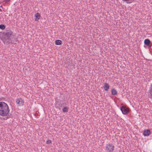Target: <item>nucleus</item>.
Listing matches in <instances>:
<instances>
[{"label":"nucleus","mask_w":152,"mask_h":152,"mask_svg":"<svg viewBox=\"0 0 152 152\" xmlns=\"http://www.w3.org/2000/svg\"><path fill=\"white\" fill-rule=\"evenodd\" d=\"M10 110L7 104L3 102H0V115L2 116H7Z\"/></svg>","instance_id":"nucleus-1"},{"label":"nucleus","mask_w":152,"mask_h":152,"mask_svg":"<svg viewBox=\"0 0 152 152\" xmlns=\"http://www.w3.org/2000/svg\"><path fill=\"white\" fill-rule=\"evenodd\" d=\"M12 34L13 32L11 31L6 33H4L1 39L3 42L5 44L6 43L7 45L10 44H12L13 42L10 41V37Z\"/></svg>","instance_id":"nucleus-2"},{"label":"nucleus","mask_w":152,"mask_h":152,"mask_svg":"<svg viewBox=\"0 0 152 152\" xmlns=\"http://www.w3.org/2000/svg\"><path fill=\"white\" fill-rule=\"evenodd\" d=\"M106 149L107 152H113L114 150V146L112 143L107 144Z\"/></svg>","instance_id":"nucleus-3"},{"label":"nucleus","mask_w":152,"mask_h":152,"mask_svg":"<svg viewBox=\"0 0 152 152\" xmlns=\"http://www.w3.org/2000/svg\"><path fill=\"white\" fill-rule=\"evenodd\" d=\"M15 102L18 106H21L23 105L24 101L21 98H18L16 100Z\"/></svg>","instance_id":"nucleus-4"},{"label":"nucleus","mask_w":152,"mask_h":152,"mask_svg":"<svg viewBox=\"0 0 152 152\" xmlns=\"http://www.w3.org/2000/svg\"><path fill=\"white\" fill-rule=\"evenodd\" d=\"M120 109L122 113L124 115L128 114L129 112L128 109L123 106L121 107Z\"/></svg>","instance_id":"nucleus-5"},{"label":"nucleus","mask_w":152,"mask_h":152,"mask_svg":"<svg viewBox=\"0 0 152 152\" xmlns=\"http://www.w3.org/2000/svg\"><path fill=\"white\" fill-rule=\"evenodd\" d=\"M110 87V86L108 84L105 83L104 84L103 88L104 90L107 91H108Z\"/></svg>","instance_id":"nucleus-6"},{"label":"nucleus","mask_w":152,"mask_h":152,"mask_svg":"<svg viewBox=\"0 0 152 152\" xmlns=\"http://www.w3.org/2000/svg\"><path fill=\"white\" fill-rule=\"evenodd\" d=\"M143 135L145 136H148L151 134V132L149 130L144 131L143 132Z\"/></svg>","instance_id":"nucleus-7"},{"label":"nucleus","mask_w":152,"mask_h":152,"mask_svg":"<svg viewBox=\"0 0 152 152\" xmlns=\"http://www.w3.org/2000/svg\"><path fill=\"white\" fill-rule=\"evenodd\" d=\"M35 16L36 17V18L35 19V20L37 21H38V20L40 18L41 16L39 13H37L35 15Z\"/></svg>","instance_id":"nucleus-8"},{"label":"nucleus","mask_w":152,"mask_h":152,"mask_svg":"<svg viewBox=\"0 0 152 152\" xmlns=\"http://www.w3.org/2000/svg\"><path fill=\"white\" fill-rule=\"evenodd\" d=\"M112 94L113 95H115L117 94V92L116 90L114 88H113L111 90Z\"/></svg>","instance_id":"nucleus-9"},{"label":"nucleus","mask_w":152,"mask_h":152,"mask_svg":"<svg viewBox=\"0 0 152 152\" xmlns=\"http://www.w3.org/2000/svg\"><path fill=\"white\" fill-rule=\"evenodd\" d=\"M151 88L149 90L150 92L149 93L148 96L150 98L152 99V83L151 84Z\"/></svg>","instance_id":"nucleus-10"},{"label":"nucleus","mask_w":152,"mask_h":152,"mask_svg":"<svg viewBox=\"0 0 152 152\" xmlns=\"http://www.w3.org/2000/svg\"><path fill=\"white\" fill-rule=\"evenodd\" d=\"M151 43V41L149 39H145L144 41V43L145 45H148Z\"/></svg>","instance_id":"nucleus-11"},{"label":"nucleus","mask_w":152,"mask_h":152,"mask_svg":"<svg viewBox=\"0 0 152 152\" xmlns=\"http://www.w3.org/2000/svg\"><path fill=\"white\" fill-rule=\"evenodd\" d=\"M69 107H65L62 109L63 112L64 113H66L68 112Z\"/></svg>","instance_id":"nucleus-12"},{"label":"nucleus","mask_w":152,"mask_h":152,"mask_svg":"<svg viewBox=\"0 0 152 152\" xmlns=\"http://www.w3.org/2000/svg\"><path fill=\"white\" fill-rule=\"evenodd\" d=\"M62 41L60 40H57L55 41V44L57 45H59L61 44Z\"/></svg>","instance_id":"nucleus-13"},{"label":"nucleus","mask_w":152,"mask_h":152,"mask_svg":"<svg viewBox=\"0 0 152 152\" xmlns=\"http://www.w3.org/2000/svg\"><path fill=\"white\" fill-rule=\"evenodd\" d=\"M56 105L57 107H62V104L60 102H57L56 103Z\"/></svg>","instance_id":"nucleus-14"},{"label":"nucleus","mask_w":152,"mask_h":152,"mask_svg":"<svg viewBox=\"0 0 152 152\" xmlns=\"http://www.w3.org/2000/svg\"><path fill=\"white\" fill-rule=\"evenodd\" d=\"M5 28V26L4 24L0 25V28L2 30H4Z\"/></svg>","instance_id":"nucleus-15"},{"label":"nucleus","mask_w":152,"mask_h":152,"mask_svg":"<svg viewBox=\"0 0 152 152\" xmlns=\"http://www.w3.org/2000/svg\"><path fill=\"white\" fill-rule=\"evenodd\" d=\"M51 143V141L50 140H48V144Z\"/></svg>","instance_id":"nucleus-16"},{"label":"nucleus","mask_w":152,"mask_h":152,"mask_svg":"<svg viewBox=\"0 0 152 152\" xmlns=\"http://www.w3.org/2000/svg\"><path fill=\"white\" fill-rule=\"evenodd\" d=\"M48 140H47L46 141V143H48Z\"/></svg>","instance_id":"nucleus-17"},{"label":"nucleus","mask_w":152,"mask_h":152,"mask_svg":"<svg viewBox=\"0 0 152 152\" xmlns=\"http://www.w3.org/2000/svg\"><path fill=\"white\" fill-rule=\"evenodd\" d=\"M16 42H18V41H17V40H16Z\"/></svg>","instance_id":"nucleus-18"}]
</instances>
